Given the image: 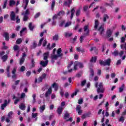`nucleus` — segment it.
<instances>
[{
  "label": "nucleus",
  "mask_w": 126,
  "mask_h": 126,
  "mask_svg": "<svg viewBox=\"0 0 126 126\" xmlns=\"http://www.w3.org/2000/svg\"><path fill=\"white\" fill-rule=\"evenodd\" d=\"M121 48L122 49V50H125V49H126V42L125 44H121Z\"/></svg>",
  "instance_id": "nucleus-51"
},
{
  "label": "nucleus",
  "mask_w": 126,
  "mask_h": 126,
  "mask_svg": "<svg viewBox=\"0 0 126 126\" xmlns=\"http://www.w3.org/2000/svg\"><path fill=\"white\" fill-rule=\"evenodd\" d=\"M40 63L42 65V66L45 67L47 66V65H48V63H49V60H45V61H41Z\"/></svg>",
  "instance_id": "nucleus-9"
},
{
  "label": "nucleus",
  "mask_w": 126,
  "mask_h": 126,
  "mask_svg": "<svg viewBox=\"0 0 126 126\" xmlns=\"http://www.w3.org/2000/svg\"><path fill=\"white\" fill-rule=\"evenodd\" d=\"M126 42V38L125 37H121V43H125Z\"/></svg>",
  "instance_id": "nucleus-62"
},
{
  "label": "nucleus",
  "mask_w": 126,
  "mask_h": 126,
  "mask_svg": "<svg viewBox=\"0 0 126 126\" xmlns=\"http://www.w3.org/2000/svg\"><path fill=\"white\" fill-rule=\"evenodd\" d=\"M35 66V62H34V59H32V67H34Z\"/></svg>",
  "instance_id": "nucleus-59"
},
{
  "label": "nucleus",
  "mask_w": 126,
  "mask_h": 126,
  "mask_svg": "<svg viewBox=\"0 0 126 126\" xmlns=\"http://www.w3.org/2000/svg\"><path fill=\"white\" fill-rule=\"evenodd\" d=\"M112 55H113V56H115V57H117V56H119V51L117 50H115L112 53Z\"/></svg>",
  "instance_id": "nucleus-40"
},
{
  "label": "nucleus",
  "mask_w": 126,
  "mask_h": 126,
  "mask_svg": "<svg viewBox=\"0 0 126 126\" xmlns=\"http://www.w3.org/2000/svg\"><path fill=\"white\" fill-rule=\"evenodd\" d=\"M12 115H13V111H10L8 113L7 116L5 119L6 123H9L10 122V119H12Z\"/></svg>",
  "instance_id": "nucleus-4"
},
{
  "label": "nucleus",
  "mask_w": 126,
  "mask_h": 126,
  "mask_svg": "<svg viewBox=\"0 0 126 126\" xmlns=\"http://www.w3.org/2000/svg\"><path fill=\"white\" fill-rule=\"evenodd\" d=\"M8 56L7 55H5L1 57V59L3 62H5L7 60Z\"/></svg>",
  "instance_id": "nucleus-39"
},
{
  "label": "nucleus",
  "mask_w": 126,
  "mask_h": 126,
  "mask_svg": "<svg viewBox=\"0 0 126 126\" xmlns=\"http://www.w3.org/2000/svg\"><path fill=\"white\" fill-rule=\"evenodd\" d=\"M48 58H49V52L45 53L43 54V60L44 61H48Z\"/></svg>",
  "instance_id": "nucleus-20"
},
{
  "label": "nucleus",
  "mask_w": 126,
  "mask_h": 126,
  "mask_svg": "<svg viewBox=\"0 0 126 126\" xmlns=\"http://www.w3.org/2000/svg\"><path fill=\"white\" fill-rule=\"evenodd\" d=\"M29 10L27 9L25 12L22 13V15H24L23 21H27L28 20V15H29Z\"/></svg>",
  "instance_id": "nucleus-3"
},
{
  "label": "nucleus",
  "mask_w": 126,
  "mask_h": 126,
  "mask_svg": "<svg viewBox=\"0 0 126 126\" xmlns=\"http://www.w3.org/2000/svg\"><path fill=\"white\" fill-rule=\"evenodd\" d=\"M73 64V62L71 61L67 65V68L69 69V68H70L71 67V66Z\"/></svg>",
  "instance_id": "nucleus-42"
},
{
  "label": "nucleus",
  "mask_w": 126,
  "mask_h": 126,
  "mask_svg": "<svg viewBox=\"0 0 126 126\" xmlns=\"http://www.w3.org/2000/svg\"><path fill=\"white\" fill-rule=\"evenodd\" d=\"M52 87L54 89L55 91H58V84L54 83L53 85H52Z\"/></svg>",
  "instance_id": "nucleus-31"
},
{
  "label": "nucleus",
  "mask_w": 126,
  "mask_h": 126,
  "mask_svg": "<svg viewBox=\"0 0 126 126\" xmlns=\"http://www.w3.org/2000/svg\"><path fill=\"white\" fill-rule=\"evenodd\" d=\"M4 37L6 41H8L9 40V34H8L7 32H5L4 33Z\"/></svg>",
  "instance_id": "nucleus-24"
},
{
  "label": "nucleus",
  "mask_w": 126,
  "mask_h": 126,
  "mask_svg": "<svg viewBox=\"0 0 126 126\" xmlns=\"http://www.w3.org/2000/svg\"><path fill=\"white\" fill-rule=\"evenodd\" d=\"M15 4V1L13 0H10L9 1V5L10 6H12V5H14Z\"/></svg>",
  "instance_id": "nucleus-44"
},
{
  "label": "nucleus",
  "mask_w": 126,
  "mask_h": 126,
  "mask_svg": "<svg viewBox=\"0 0 126 126\" xmlns=\"http://www.w3.org/2000/svg\"><path fill=\"white\" fill-rule=\"evenodd\" d=\"M125 84H123L121 87L119 88L120 93H122V92L124 91V89H125Z\"/></svg>",
  "instance_id": "nucleus-30"
},
{
  "label": "nucleus",
  "mask_w": 126,
  "mask_h": 126,
  "mask_svg": "<svg viewBox=\"0 0 126 126\" xmlns=\"http://www.w3.org/2000/svg\"><path fill=\"white\" fill-rule=\"evenodd\" d=\"M90 51L91 52H94V53H97V49H96V47H91L90 49Z\"/></svg>",
  "instance_id": "nucleus-41"
},
{
  "label": "nucleus",
  "mask_w": 126,
  "mask_h": 126,
  "mask_svg": "<svg viewBox=\"0 0 126 126\" xmlns=\"http://www.w3.org/2000/svg\"><path fill=\"white\" fill-rule=\"evenodd\" d=\"M20 109L21 110H22V111H24L25 110V105H24L23 103H22L20 106Z\"/></svg>",
  "instance_id": "nucleus-38"
},
{
  "label": "nucleus",
  "mask_w": 126,
  "mask_h": 126,
  "mask_svg": "<svg viewBox=\"0 0 126 126\" xmlns=\"http://www.w3.org/2000/svg\"><path fill=\"white\" fill-rule=\"evenodd\" d=\"M100 24V22L98 20H95L94 21V29L96 30L98 28V26H99Z\"/></svg>",
  "instance_id": "nucleus-17"
},
{
  "label": "nucleus",
  "mask_w": 126,
  "mask_h": 126,
  "mask_svg": "<svg viewBox=\"0 0 126 126\" xmlns=\"http://www.w3.org/2000/svg\"><path fill=\"white\" fill-rule=\"evenodd\" d=\"M52 87H50L48 90V91L46 92V93H45L46 98H48V97L50 96V95L52 94Z\"/></svg>",
  "instance_id": "nucleus-8"
},
{
  "label": "nucleus",
  "mask_w": 126,
  "mask_h": 126,
  "mask_svg": "<svg viewBox=\"0 0 126 126\" xmlns=\"http://www.w3.org/2000/svg\"><path fill=\"white\" fill-rule=\"evenodd\" d=\"M63 108L62 106H60L57 109V113L59 115H61L63 113Z\"/></svg>",
  "instance_id": "nucleus-15"
},
{
  "label": "nucleus",
  "mask_w": 126,
  "mask_h": 126,
  "mask_svg": "<svg viewBox=\"0 0 126 126\" xmlns=\"http://www.w3.org/2000/svg\"><path fill=\"white\" fill-rule=\"evenodd\" d=\"M22 42V39H21V38H18L16 41V44H18V45L21 44Z\"/></svg>",
  "instance_id": "nucleus-45"
},
{
  "label": "nucleus",
  "mask_w": 126,
  "mask_h": 126,
  "mask_svg": "<svg viewBox=\"0 0 126 126\" xmlns=\"http://www.w3.org/2000/svg\"><path fill=\"white\" fill-rule=\"evenodd\" d=\"M55 5H56V1L55 0H53L51 4L52 10H54V7H55Z\"/></svg>",
  "instance_id": "nucleus-37"
},
{
  "label": "nucleus",
  "mask_w": 126,
  "mask_h": 126,
  "mask_svg": "<svg viewBox=\"0 0 126 126\" xmlns=\"http://www.w3.org/2000/svg\"><path fill=\"white\" fill-rule=\"evenodd\" d=\"M84 31L85 32L84 36H85L86 35H88V34H89V30H88V26H85L84 27Z\"/></svg>",
  "instance_id": "nucleus-10"
},
{
  "label": "nucleus",
  "mask_w": 126,
  "mask_h": 126,
  "mask_svg": "<svg viewBox=\"0 0 126 126\" xmlns=\"http://www.w3.org/2000/svg\"><path fill=\"white\" fill-rule=\"evenodd\" d=\"M73 70V68L69 69L67 71L63 72V74H67L68 72H71Z\"/></svg>",
  "instance_id": "nucleus-46"
},
{
  "label": "nucleus",
  "mask_w": 126,
  "mask_h": 126,
  "mask_svg": "<svg viewBox=\"0 0 126 126\" xmlns=\"http://www.w3.org/2000/svg\"><path fill=\"white\" fill-rule=\"evenodd\" d=\"M17 70V67H15L13 68V70L12 71V74H15V72H16V70Z\"/></svg>",
  "instance_id": "nucleus-53"
},
{
  "label": "nucleus",
  "mask_w": 126,
  "mask_h": 126,
  "mask_svg": "<svg viewBox=\"0 0 126 126\" xmlns=\"http://www.w3.org/2000/svg\"><path fill=\"white\" fill-rule=\"evenodd\" d=\"M59 40V34H55L53 37V41H58Z\"/></svg>",
  "instance_id": "nucleus-34"
},
{
  "label": "nucleus",
  "mask_w": 126,
  "mask_h": 126,
  "mask_svg": "<svg viewBox=\"0 0 126 126\" xmlns=\"http://www.w3.org/2000/svg\"><path fill=\"white\" fill-rule=\"evenodd\" d=\"M36 47H37V43L33 42L32 46H31V49H35Z\"/></svg>",
  "instance_id": "nucleus-56"
},
{
  "label": "nucleus",
  "mask_w": 126,
  "mask_h": 126,
  "mask_svg": "<svg viewBox=\"0 0 126 126\" xmlns=\"http://www.w3.org/2000/svg\"><path fill=\"white\" fill-rule=\"evenodd\" d=\"M45 109H46V105H43L42 106H40L39 111L40 113H43L44 111H45Z\"/></svg>",
  "instance_id": "nucleus-21"
},
{
  "label": "nucleus",
  "mask_w": 126,
  "mask_h": 126,
  "mask_svg": "<svg viewBox=\"0 0 126 126\" xmlns=\"http://www.w3.org/2000/svg\"><path fill=\"white\" fill-rule=\"evenodd\" d=\"M98 31H99L100 34H103V33H104V28H103V26H100L98 29Z\"/></svg>",
  "instance_id": "nucleus-23"
},
{
  "label": "nucleus",
  "mask_w": 126,
  "mask_h": 126,
  "mask_svg": "<svg viewBox=\"0 0 126 126\" xmlns=\"http://www.w3.org/2000/svg\"><path fill=\"white\" fill-rule=\"evenodd\" d=\"M77 92H78V90L74 92V93H73V94H71V97L72 98H73V97H74V96H76V95L77 94Z\"/></svg>",
  "instance_id": "nucleus-57"
},
{
  "label": "nucleus",
  "mask_w": 126,
  "mask_h": 126,
  "mask_svg": "<svg viewBox=\"0 0 126 126\" xmlns=\"http://www.w3.org/2000/svg\"><path fill=\"white\" fill-rule=\"evenodd\" d=\"M96 61H97V57H93L90 60L91 63H96Z\"/></svg>",
  "instance_id": "nucleus-36"
},
{
  "label": "nucleus",
  "mask_w": 126,
  "mask_h": 126,
  "mask_svg": "<svg viewBox=\"0 0 126 126\" xmlns=\"http://www.w3.org/2000/svg\"><path fill=\"white\" fill-rule=\"evenodd\" d=\"M47 43H48V41L46 40H44L43 42L42 46L43 47H46V45H47Z\"/></svg>",
  "instance_id": "nucleus-61"
},
{
  "label": "nucleus",
  "mask_w": 126,
  "mask_h": 126,
  "mask_svg": "<svg viewBox=\"0 0 126 126\" xmlns=\"http://www.w3.org/2000/svg\"><path fill=\"white\" fill-rule=\"evenodd\" d=\"M65 37H70L72 36V33L69 32H64Z\"/></svg>",
  "instance_id": "nucleus-33"
},
{
  "label": "nucleus",
  "mask_w": 126,
  "mask_h": 126,
  "mask_svg": "<svg viewBox=\"0 0 126 126\" xmlns=\"http://www.w3.org/2000/svg\"><path fill=\"white\" fill-rule=\"evenodd\" d=\"M29 2V0H25L23 1V3H25V5L24 7V9H26V8H27V6L28 5Z\"/></svg>",
  "instance_id": "nucleus-27"
},
{
  "label": "nucleus",
  "mask_w": 126,
  "mask_h": 126,
  "mask_svg": "<svg viewBox=\"0 0 126 126\" xmlns=\"http://www.w3.org/2000/svg\"><path fill=\"white\" fill-rule=\"evenodd\" d=\"M68 118H69V114H68V113H67V112H66L65 113V114H64V117L63 119H64V120H67V119H68Z\"/></svg>",
  "instance_id": "nucleus-32"
},
{
  "label": "nucleus",
  "mask_w": 126,
  "mask_h": 126,
  "mask_svg": "<svg viewBox=\"0 0 126 126\" xmlns=\"http://www.w3.org/2000/svg\"><path fill=\"white\" fill-rule=\"evenodd\" d=\"M35 27V26L33 25L32 24V23H30L29 24V28L31 31H33V29H34V28Z\"/></svg>",
  "instance_id": "nucleus-25"
},
{
  "label": "nucleus",
  "mask_w": 126,
  "mask_h": 126,
  "mask_svg": "<svg viewBox=\"0 0 126 126\" xmlns=\"http://www.w3.org/2000/svg\"><path fill=\"white\" fill-rule=\"evenodd\" d=\"M37 116H38V113H32V118H36V117H37Z\"/></svg>",
  "instance_id": "nucleus-54"
},
{
  "label": "nucleus",
  "mask_w": 126,
  "mask_h": 126,
  "mask_svg": "<svg viewBox=\"0 0 126 126\" xmlns=\"http://www.w3.org/2000/svg\"><path fill=\"white\" fill-rule=\"evenodd\" d=\"M79 105H81L83 103V99L82 98H80V99L78 100V102Z\"/></svg>",
  "instance_id": "nucleus-58"
},
{
  "label": "nucleus",
  "mask_w": 126,
  "mask_h": 126,
  "mask_svg": "<svg viewBox=\"0 0 126 126\" xmlns=\"http://www.w3.org/2000/svg\"><path fill=\"white\" fill-rule=\"evenodd\" d=\"M43 41H44V38H41L39 40V42L38 43V46H41L42 45V43L43 42Z\"/></svg>",
  "instance_id": "nucleus-52"
},
{
  "label": "nucleus",
  "mask_w": 126,
  "mask_h": 126,
  "mask_svg": "<svg viewBox=\"0 0 126 126\" xmlns=\"http://www.w3.org/2000/svg\"><path fill=\"white\" fill-rule=\"evenodd\" d=\"M76 50L78 52H81V53H84V49H81L80 47H77Z\"/></svg>",
  "instance_id": "nucleus-48"
},
{
  "label": "nucleus",
  "mask_w": 126,
  "mask_h": 126,
  "mask_svg": "<svg viewBox=\"0 0 126 126\" xmlns=\"http://www.w3.org/2000/svg\"><path fill=\"white\" fill-rule=\"evenodd\" d=\"M105 91V89L103 88V83H100L99 84V87L97 88V93H104V91Z\"/></svg>",
  "instance_id": "nucleus-5"
},
{
  "label": "nucleus",
  "mask_w": 126,
  "mask_h": 126,
  "mask_svg": "<svg viewBox=\"0 0 126 126\" xmlns=\"http://www.w3.org/2000/svg\"><path fill=\"white\" fill-rule=\"evenodd\" d=\"M13 50L14 51H18V50H19V46H18V45H15L13 47Z\"/></svg>",
  "instance_id": "nucleus-50"
},
{
  "label": "nucleus",
  "mask_w": 126,
  "mask_h": 126,
  "mask_svg": "<svg viewBox=\"0 0 126 126\" xmlns=\"http://www.w3.org/2000/svg\"><path fill=\"white\" fill-rule=\"evenodd\" d=\"M75 12V10H74V8H72L70 11V13H71L70 19H72Z\"/></svg>",
  "instance_id": "nucleus-29"
},
{
  "label": "nucleus",
  "mask_w": 126,
  "mask_h": 126,
  "mask_svg": "<svg viewBox=\"0 0 126 126\" xmlns=\"http://www.w3.org/2000/svg\"><path fill=\"white\" fill-rule=\"evenodd\" d=\"M6 105H7V100H5L4 104H1V109L2 110H4V108L6 107Z\"/></svg>",
  "instance_id": "nucleus-19"
},
{
  "label": "nucleus",
  "mask_w": 126,
  "mask_h": 126,
  "mask_svg": "<svg viewBox=\"0 0 126 126\" xmlns=\"http://www.w3.org/2000/svg\"><path fill=\"white\" fill-rule=\"evenodd\" d=\"M71 25V22H67L64 26V27L65 28H66V27H68V26H70Z\"/></svg>",
  "instance_id": "nucleus-43"
},
{
  "label": "nucleus",
  "mask_w": 126,
  "mask_h": 126,
  "mask_svg": "<svg viewBox=\"0 0 126 126\" xmlns=\"http://www.w3.org/2000/svg\"><path fill=\"white\" fill-rule=\"evenodd\" d=\"M62 48H59L57 51V56H58V57L59 58L61 57H63V53H62Z\"/></svg>",
  "instance_id": "nucleus-13"
},
{
  "label": "nucleus",
  "mask_w": 126,
  "mask_h": 126,
  "mask_svg": "<svg viewBox=\"0 0 126 126\" xmlns=\"http://www.w3.org/2000/svg\"><path fill=\"white\" fill-rule=\"evenodd\" d=\"M25 69H26L25 67L24 66H22L20 68V71L23 72V71H25Z\"/></svg>",
  "instance_id": "nucleus-55"
},
{
  "label": "nucleus",
  "mask_w": 126,
  "mask_h": 126,
  "mask_svg": "<svg viewBox=\"0 0 126 126\" xmlns=\"http://www.w3.org/2000/svg\"><path fill=\"white\" fill-rule=\"evenodd\" d=\"M90 75L89 77L90 80H92V78H93V76H94V70L93 69H90Z\"/></svg>",
  "instance_id": "nucleus-14"
},
{
  "label": "nucleus",
  "mask_w": 126,
  "mask_h": 126,
  "mask_svg": "<svg viewBox=\"0 0 126 126\" xmlns=\"http://www.w3.org/2000/svg\"><path fill=\"white\" fill-rule=\"evenodd\" d=\"M58 55L56 54H51V63H55V61H57L58 59Z\"/></svg>",
  "instance_id": "nucleus-6"
},
{
  "label": "nucleus",
  "mask_w": 126,
  "mask_h": 126,
  "mask_svg": "<svg viewBox=\"0 0 126 126\" xmlns=\"http://www.w3.org/2000/svg\"><path fill=\"white\" fill-rule=\"evenodd\" d=\"M27 28H23L22 30H21V31L20 32V36H22V33H23V32H24V31L27 30Z\"/></svg>",
  "instance_id": "nucleus-47"
},
{
  "label": "nucleus",
  "mask_w": 126,
  "mask_h": 126,
  "mask_svg": "<svg viewBox=\"0 0 126 126\" xmlns=\"http://www.w3.org/2000/svg\"><path fill=\"white\" fill-rule=\"evenodd\" d=\"M99 63L101 65H111V59H108L105 61H100Z\"/></svg>",
  "instance_id": "nucleus-2"
},
{
  "label": "nucleus",
  "mask_w": 126,
  "mask_h": 126,
  "mask_svg": "<svg viewBox=\"0 0 126 126\" xmlns=\"http://www.w3.org/2000/svg\"><path fill=\"white\" fill-rule=\"evenodd\" d=\"M112 33H113V31H112L110 29H108L106 32L108 37H111L112 35Z\"/></svg>",
  "instance_id": "nucleus-28"
},
{
  "label": "nucleus",
  "mask_w": 126,
  "mask_h": 126,
  "mask_svg": "<svg viewBox=\"0 0 126 126\" xmlns=\"http://www.w3.org/2000/svg\"><path fill=\"white\" fill-rule=\"evenodd\" d=\"M7 3V0H5L4 1V3H3V6H2V8H3V9H4V8H6Z\"/></svg>",
  "instance_id": "nucleus-49"
},
{
  "label": "nucleus",
  "mask_w": 126,
  "mask_h": 126,
  "mask_svg": "<svg viewBox=\"0 0 126 126\" xmlns=\"http://www.w3.org/2000/svg\"><path fill=\"white\" fill-rule=\"evenodd\" d=\"M26 76H28V77H29V76H30V75H31V72L28 71L26 72Z\"/></svg>",
  "instance_id": "nucleus-63"
},
{
  "label": "nucleus",
  "mask_w": 126,
  "mask_h": 126,
  "mask_svg": "<svg viewBox=\"0 0 126 126\" xmlns=\"http://www.w3.org/2000/svg\"><path fill=\"white\" fill-rule=\"evenodd\" d=\"M65 13L64 11H61L59 12L58 14L57 15L58 16V18H62L63 15H64Z\"/></svg>",
  "instance_id": "nucleus-16"
},
{
  "label": "nucleus",
  "mask_w": 126,
  "mask_h": 126,
  "mask_svg": "<svg viewBox=\"0 0 126 126\" xmlns=\"http://www.w3.org/2000/svg\"><path fill=\"white\" fill-rule=\"evenodd\" d=\"M43 82V79L42 78V77H39L38 79H35V83H40L41 82Z\"/></svg>",
  "instance_id": "nucleus-22"
},
{
  "label": "nucleus",
  "mask_w": 126,
  "mask_h": 126,
  "mask_svg": "<svg viewBox=\"0 0 126 126\" xmlns=\"http://www.w3.org/2000/svg\"><path fill=\"white\" fill-rule=\"evenodd\" d=\"M76 111H78V115H81V114H82V110H81V106L78 105L76 108Z\"/></svg>",
  "instance_id": "nucleus-12"
},
{
  "label": "nucleus",
  "mask_w": 126,
  "mask_h": 126,
  "mask_svg": "<svg viewBox=\"0 0 126 126\" xmlns=\"http://www.w3.org/2000/svg\"><path fill=\"white\" fill-rule=\"evenodd\" d=\"M124 121L125 117H124L123 116H122L119 119V122H122V123H124Z\"/></svg>",
  "instance_id": "nucleus-60"
},
{
  "label": "nucleus",
  "mask_w": 126,
  "mask_h": 126,
  "mask_svg": "<svg viewBox=\"0 0 126 126\" xmlns=\"http://www.w3.org/2000/svg\"><path fill=\"white\" fill-rule=\"evenodd\" d=\"M32 97L33 98L32 104H35L36 103V94H33Z\"/></svg>",
  "instance_id": "nucleus-35"
},
{
  "label": "nucleus",
  "mask_w": 126,
  "mask_h": 126,
  "mask_svg": "<svg viewBox=\"0 0 126 126\" xmlns=\"http://www.w3.org/2000/svg\"><path fill=\"white\" fill-rule=\"evenodd\" d=\"M84 11H87V9H88V6L86 5L83 7Z\"/></svg>",
  "instance_id": "nucleus-64"
},
{
  "label": "nucleus",
  "mask_w": 126,
  "mask_h": 126,
  "mask_svg": "<svg viewBox=\"0 0 126 126\" xmlns=\"http://www.w3.org/2000/svg\"><path fill=\"white\" fill-rule=\"evenodd\" d=\"M10 16L11 20H12V21H15V13H14V12L12 11L11 12Z\"/></svg>",
  "instance_id": "nucleus-11"
},
{
  "label": "nucleus",
  "mask_w": 126,
  "mask_h": 126,
  "mask_svg": "<svg viewBox=\"0 0 126 126\" xmlns=\"http://www.w3.org/2000/svg\"><path fill=\"white\" fill-rule=\"evenodd\" d=\"M71 0H67L66 1L64 2V5H66V6H68V7H69L70 6V3H71Z\"/></svg>",
  "instance_id": "nucleus-18"
},
{
  "label": "nucleus",
  "mask_w": 126,
  "mask_h": 126,
  "mask_svg": "<svg viewBox=\"0 0 126 126\" xmlns=\"http://www.w3.org/2000/svg\"><path fill=\"white\" fill-rule=\"evenodd\" d=\"M109 16H108V14H105L103 15V22H106V21H107V19H109Z\"/></svg>",
  "instance_id": "nucleus-26"
},
{
  "label": "nucleus",
  "mask_w": 126,
  "mask_h": 126,
  "mask_svg": "<svg viewBox=\"0 0 126 126\" xmlns=\"http://www.w3.org/2000/svg\"><path fill=\"white\" fill-rule=\"evenodd\" d=\"M77 66H79L80 68H82L84 66L83 63L76 61L74 63V70L77 69Z\"/></svg>",
  "instance_id": "nucleus-1"
},
{
  "label": "nucleus",
  "mask_w": 126,
  "mask_h": 126,
  "mask_svg": "<svg viewBox=\"0 0 126 126\" xmlns=\"http://www.w3.org/2000/svg\"><path fill=\"white\" fill-rule=\"evenodd\" d=\"M26 56L27 55L26 52L22 54V58L20 61V64H22L23 63H24V61H25V57H26Z\"/></svg>",
  "instance_id": "nucleus-7"
}]
</instances>
